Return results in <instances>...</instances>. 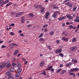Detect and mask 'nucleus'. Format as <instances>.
Wrapping results in <instances>:
<instances>
[{
  "instance_id": "f257e3e1",
  "label": "nucleus",
  "mask_w": 79,
  "mask_h": 79,
  "mask_svg": "<svg viewBox=\"0 0 79 79\" xmlns=\"http://www.w3.org/2000/svg\"><path fill=\"white\" fill-rule=\"evenodd\" d=\"M60 14V11H56L54 12V14L52 15V17L54 18H56L57 15Z\"/></svg>"
},
{
  "instance_id": "f03ea898",
  "label": "nucleus",
  "mask_w": 79,
  "mask_h": 79,
  "mask_svg": "<svg viewBox=\"0 0 79 79\" xmlns=\"http://www.w3.org/2000/svg\"><path fill=\"white\" fill-rule=\"evenodd\" d=\"M24 14V12H19L17 13L15 16V17L18 18V17H20L22 15H23Z\"/></svg>"
},
{
  "instance_id": "7ed1b4c3",
  "label": "nucleus",
  "mask_w": 79,
  "mask_h": 79,
  "mask_svg": "<svg viewBox=\"0 0 79 79\" xmlns=\"http://www.w3.org/2000/svg\"><path fill=\"white\" fill-rule=\"evenodd\" d=\"M6 65V63H4V62H1L0 63V68H4L5 66Z\"/></svg>"
},
{
  "instance_id": "20e7f679",
  "label": "nucleus",
  "mask_w": 79,
  "mask_h": 79,
  "mask_svg": "<svg viewBox=\"0 0 79 79\" xmlns=\"http://www.w3.org/2000/svg\"><path fill=\"white\" fill-rule=\"evenodd\" d=\"M79 70V69L77 68H74L72 69H71V70H68V72L69 73H71L72 71H78Z\"/></svg>"
},
{
  "instance_id": "39448f33",
  "label": "nucleus",
  "mask_w": 79,
  "mask_h": 79,
  "mask_svg": "<svg viewBox=\"0 0 79 79\" xmlns=\"http://www.w3.org/2000/svg\"><path fill=\"white\" fill-rule=\"evenodd\" d=\"M62 51V49H57L55 50L56 53H60Z\"/></svg>"
},
{
  "instance_id": "423d86ee",
  "label": "nucleus",
  "mask_w": 79,
  "mask_h": 79,
  "mask_svg": "<svg viewBox=\"0 0 79 79\" xmlns=\"http://www.w3.org/2000/svg\"><path fill=\"white\" fill-rule=\"evenodd\" d=\"M66 16L67 18H69V19H73V17L71 16V15H66Z\"/></svg>"
},
{
  "instance_id": "0eeeda50",
  "label": "nucleus",
  "mask_w": 79,
  "mask_h": 79,
  "mask_svg": "<svg viewBox=\"0 0 79 79\" xmlns=\"http://www.w3.org/2000/svg\"><path fill=\"white\" fill-rule=\"evenodd\" d=\"M61 39L63 41H68V40H69V38H65L64 37H63Z\"/></svg>"
},
{
  "instance_id": "6e6552de",
  "label": "nucleus",
  "mask_w": 79,
  "mask_h": 79,
  "mask_svg": "<svg viewBox=\"0 0 79 79\" xmlns=\"http://www.w3.org/2000/svg\"><path fill=\"white\" fill-rule=\"evenodd\" d=\"M28 16L29 18H32L34 16V14L32 13H30L28 15Z\"/></svg>"
},
{
  "instance_id": "1a4fd4ad",
  "label": "nucleus",
  "mask_w": 79,
  "mask_h": 79,
  "mask_svg": "<svg viewBox=\"0 0 79 79\" xmlns=\"http://www.w3.org/2000/svg\"><path fill=\"white\" fill-rule=\"evenodd\" d=\"M66 16H62L60 18H59L58 19L59 20H63V19H66Z\"/></svg>"
},
{
  "instance_id": "9d476101",
  "label": "nucleus",
  "mask_w": 79,
  "mask_h": 79,
  "mask_svg": "<svg viewBox=\"0 0 79 79\" xmlns=\"http://www.w3.org/2000/svg\"><path fill=\"white\" fill-rule=\"evenodd\" d=\"M44 65V61H42L41 62L40 64V67H42Z\"/></svg>"
},
{
  "instance_id": "9b49d317",
  "label": "nucleus",
  "mask_w": 79,
  "mask_h": 79,
  "mask_svg": "<svg viewBox=\"0 0 79 79\" xmlns=\"http://www.w3.org/2000/svg\"><path fill=\"white\" fill-rule=\"evenodd\" d=\"M45 10V8L43 7H42L40 8V11L41 13H44V11Z\"/></svg>"
},
{
  "instance_id": "f8f14e48",
  "label": "nucleus",
  "mask_w": 79,
  "mask_h": 79,
  "mask_svg": "<svg viewBox=\"0 0 79 79\" xmlns=\"http://www.w3.org/2000/svg\"><path fill=\"white\" fill-rule=\"evenodd\" d=\"M77 48L76 46H75L74 47H71L70 48V50H71V51H73V50H74V49H75V48Z\"/></svg>"
},
{
  "instance_id": "ddd939ff",
  "label": "nucleus",
  "mask_w": 79,
  "mask_h": 79,
  "mask_svg": "<svg viewBox=\"0 0 79 79\" xmlns=\"http://www.w3.org/2000/svg\"><path fill=\"white\" fill-rule=\"evenodd\" d=\"M72 61L74 63H76L77 62V60L76 59H75L74 58H73L72 60Z\"/></svg>"
},
{
  "instance_id": "4468645a",
  "label": "nucleus",
  "mask_w": 79,
  "mask_h": 79,
  "mask_svg": "<svg viewBox=\"0 0 79 79\" xmlns=\"http://www.w3.org/2000/svg\"><path fill=\"white\" fill-rule=\"evenodd\" d=\"M12 4H13V2H9L7 4H6V7H8V6H10V5H12Z\"/></svg>"
},
{
  "instance_id": "2eb2a0df",
  "label": "nucleus",
  "mask_w": 79,
  "mask_h": 79,
  "mask_svg": "<svg viewBox=\"0 0 79 79\" xmlns=\"http://www.w3.org/2000/svg\"><path fill=\"white\" fill-rule=\"evenodd\" d=\"M77 40V39L76 38L74 37L73 39L72 42H76Z\"/></svg>"
},
{
  "instance_id": "dca6fc26",
  "label": "nucleus",
  "mask_w": 79,
  "mask_h": 79,
  "mask_svg": "<svg viewBox=\"0 0 79 79\" xmlns=\"http://www.w3.org/2000/svg\"><path fill=\"white\" fill-rule=\"evenodd\" d=\"M6 74L8 75V76H11V73H10V72L8 71L6 73Z\"/></svg>"
},
{
  "instance_id": "f3484780",
  "label": "nucleus",
  "mask_w": 79,
  "mask_h": 79,
  "mask_svg": "<svg viewBox=\"0 0 79 79\" xmlns=\"http://www.w3.org/2000/svg\"><path fill=\"white\" fill-rule=\"evenodd\" d=\"M19 52V51H18V50H16L15 52H14L13 55H16L17 54V53H18V52Z\"/></svg>"
},
{
  "instance_id": "a211bd4d",
  "label": "nucleus",
  "mask_w": 79,
  "mask_h": 79,
  "mask_svg": "<svg viewBox=\"0 0 79 79\" xmlns=\"http://www.w3.org/2000/svg\"><path fill=\"white\" fill-rule=\"evenodd\" d=\"M15 76L16 77H19V76H20V73H17L15 74Z\"/></svg>"
},
{
  "instance_id": "6ab92c4d",
  "label": "nucleus",
  "mask_w": 79,
  "mask_h": 79,
  "mask_svg": "<svg viewBox=\"0 0 79 79\" xmlns=\"http://www.w3.org/2000/svg\"><path fill=\"white\" fill-rule=\"evenodd\" d=\"M65 73H66V70H63L61 72V74H65Z\"/></svg>"
},
{
  "instance_id": "aec40b11",
  "label": "nucleus",
  "mask_w": 79,
  "mask_h": 79,
  "mask_svg": "<svg viewBox=\"0 0 79 79\" xmlns=\"http://www.w3.org/2000/svg\"><path fill=\"white\" fill-rule=\"evenodd\" d=\"M9 71L11 72H14L15 71V69L14 68H11L9 69Z\"/></svg>"
},
{
  "instance_id": "412c9836",
  "label": "nucleus",
  "mask_w": 79,
  "mask_h": 79,
  "mask_svg": "<svg viewBox=\"0 0 79 79\" xmlns=\"http://www.w3.org/2000/svg\"><path fill=\"white\" fill-rule=\"evenodd\" d=\"M62 70V69H58L56 70V73H60V72Z\"/></svg>"
},
{
  "instance_id": "4be33fe9",
  "label": "nucleus",
  "mask_w": 79,
  "mask_h": 79,
  "mask_svg": "<svg viewBox=\"0 0 79 79\" xmlns=\"http://www.w3.org/2000/svg\"><path fill=\"white\" fill-rule=\"evenodd\" d=\"M44 34V33H42L40 34V35L38 36V38H40L41 37H42L43 36Z\"/></svg>"
},
{
  "instance_id": "5701e85b",
  "label": "nucleus",
  "mask_w": 79,
  "mask_h": 79,
  "mask_svg": "<svg viewBox=\"0 0 79 79\" xmlns=\"http://www.w3.org/2000/svg\"><path fill=\"white\" fill-rule=\"evenodd\" d=\"M17 71L18 72V73H21V71H22V69L20 68L18 69H17Z\"/></svg>"
},
{
  "instance_id": "b1692460",
  "label": "nucleus",
  "mask_w": 79,
  "mask_h": 79,
  "mask_svg": "<svg viewBox=\"0 0 79 79\" xmlns=\"http://www.w3.org/2000/svg\"><path fill=\"white\" fill-rule=\"evenodd\" d=\"M52 68V66H51L50 67H48L46 69L47 70H50Z\"/></svg>"
},
{
  "instance_id": "393cba45",
  "label": "nucleus",
  "mask_w": 79,
  "mask_h": 79,
  "mask_svg": "<svg viewBox=\"0 0 79 79\" xmlns=\"http://www.w3.org/2000/svg\"><path fill=\"white\" fill-rule=\"evenodd\" d=\"M69 75H73L74 77H76L75 75L73 73H69Z\"/></svg>"
},
{
  "instance_id": "a878e982",
  "label": "nucleus",
  "mask_w": 79,
  "mask_h": 79,
  "mask_svg": "<svg viewBox=\"0 0 79 79\" xmlns=\"http://www.w3.org/2000/svg\"><path fill=\"white\" fill-rule=\"evenodd\" d=\"M9 2V0H7L5 1V2H3V4H6L7 3H8Z\"/></svg>"
},
{
  "instance_id": "bb28decb",
  "label": "nucleus",
  "mask_w": 79,
  "mask_h": 79,
  "mask_svg": "<svg viewBox=\"0 0 79 79\" xmlns=\"http://www.w3.org/2000/svg\"><path fill=\"white\" fill-rule=\"evenodd\" d=\"M54 33L55 32L54 31H51L49 32V34H50V35H53Z\"/></svg>"
},
{
  "instance_id": "cd10ccee",
  "label": "nucleus",
  "mask_w": 79,
  "mask_h": 79,
  "mask_svg": "<svg viewBox=\"0 0 79 79\" xmlns=\"http://www.w3.org/2000/svg\"><path fill=\"white\" fill-rule=\"evenodd\" d=\"M8 79H13L14 78L12 76H10L8 77Z\"/></svg>"
},
{
  "instance_id": "c85d7f7f",
  "label": "nucleus",
  "mask_w": 79,
  "mask_h": 79,
  "mask_svg": "<svg viewBox=\"0 0 79 79\" xmlns=\"http://www.w3.org/2000/svg\"><path fill=\"white\" fill-rule=\"evenodd\" d=\"M59 56H61V57H63V56H64V55L62 53H60L59 54Z\"/></svg>"
},
{
  "instance_id": "c756f323",
  "label": "nucleus",
  "mask_w": 79,
  "mask_h": 79,
  "mask_svg": "<svg viewBox=\"0 0 79 79\" xmlns=\"http://www.w3.org/2000/svg\"><path fill=\"white\" fill-rule=\"evenodd\" d=\"M9 47L10 48H13V46L12 44H11L10 45Z\"/></svg>"
},
{
  "instance_id": "7c9ffc66",
  "label": "nucleus",
  "mask_w": 79,
  "mask_h": 79,
  "mask_svg": "<svg viewBox=\"0 0 79 79\" xmlns=\"http://www.w3.org/2000/svg\"><path fill=\"white\" fill-rule=\"evenodd\" d=\"M6 66L7 68H10V67L11 66L10 64H8L6 65Z\"/></svg>"
},
{
  "instance_id": "2f4dec72",
  "label": "nucleus",
  "mask_w": 79,
  "mask_h": 79,
  "mask_svg": "<svg viewBox=\"0 0 79 79\" xmlns=\"http://www.w3.org/2000/svg\"><path fill=\"white\" fill-rule=\"evenodd\" d=\"M71 63H69L66 64V66L67 67H69V66H71Z\"/></svg>"
},
{
  "instance_id": "473e14b6",
  "label": "nucleus",
  "mask_w": 79,
  "mask_h": 79,
  "mask_svg": "<svg viewBox=\"0 0 79 79\" xmlns=\"http://www.w3.org/2000/svg\"><path fill=\"white\" fill-rule=\"evenodd\" d=\"M10 35H15V33L12 32H11L10 33Z\"/></svg>"
},
{
  "instance_id": "72a5a7b5",
  "label": "nucleus",
  "mask_w": 79,
  "mask_h": 79,
  "mask_svg": "<svg viewBox=\"0 0 79 79\" xmlns=\"http://www.w3.org/2000/svg\"><path fill=\"white\" fill-rule=\"evenodd\" d=\"M34 7H35V8H38V5H37V4L34 5Z\"/></svg>"
},
{
  "instance_id": "f704fd0d",
  "label": "nucleus",
  "mask_w": 79,
  "mask_h": 79,
  "mask_svg": "<svg viewBox=\"0 0 79 79\" xmlns=\"http://www.w3.org/2000/svg\"><path fill=\"white\" fill-rule=\"evenodd\" d=\"M77 9V6H74L73 9V11H75L76 10V9Z\"/></svg>"
},
{
  "instance_id": "c9c22d12",
  "label": "nucleus",
  "mask_w": 79,
  "mask_h": 79,
  "mask_svg": "<svg viewBox=\"0 0 79 79\" xmlns=\"http://www.w3.org/2000/svg\"><path fill=\"white\" fill-rule=\"evenodd\" d=\"M49 12H47L46 13V15L47 16H49Z\"/></svg>"
},
{
  "instance_id": "e433bc0d",
  "label": "nucleus",
  "mask_w": 79,
  "mask_h": 79,
  "mask_svg": "<svg viewBox=\"0 0 79 79\" xmlns=\"http://www.w3.org/2000/svg\"><path fill=\"white\" fill-rule=\"evenodd\" d=\"M46 73V72L45 71H43L42 72L43 74H44V75H46L45 74Z\"/></svg>"
},
{
  "instance_id": "4c0bfd02",
  "label": "nucleus",
  "mask_w": 79,
  "mask_h": 79,
  "mask_svg": "<svg viewBox=\"0 0 79 79\" xmlns=\"http://www.w3.org/2000/svg\"><path fill=\"white\" fill-rule=\"evenodd\" d=\"M40 41H44V39L43 38H41L40 39Z\"/></svg>"
},
{
  "instance_id": "58836bf2",
  "label": "nucleus",
  "mask_w": 79,
  "mask_h": 79,
  "mask_svg": "<svg viewBox=\"0 0 79 79\" xmlns=\"http://www.w3.org/2000/svg\"><path fill=\"white\" fill-rule=\"evenodd\" d=\"M21 19L22 20H25V18H24V17H22L21 18Z\"/></svg>"
},
{
  "instance_id": "ea45409f",
  "label": "nucleus",
  "mask_w": 79,
  "mask_h": 79,
  "mask_svg": "<svg viewBox=\"0 0 79 79\" xmlns=\"http://www.w3.org/2000/svg\"><path fill=\"white\" fill-rule=\"evenodd\" d=\"M17 66L18 68H20V67H21V64H18Z\"/></svg>"
},
{
  "instance_id": "a19ab883",
  "label": "nucleus",
  "mask_w": 79,
  "mask_h": 79,
  "mask_svg": "<svg viewBox=\"0 0 79 79\" xmlns=\"http://www.w3.org/2000/svg\"><path fill=\"white\" fill-rule=\"evenodd\" d=\"M6 46L5 45H3L2 46V48H6Z\"/></svg>"
},
{
  "instance_id": "79ce46f5",
  "label": "nucleus",
  "mask_w": 79,
  "mask_h": 79,
  "mask_svg": "<svg viewBox=\"0 0 79 79\" xmlns=\"http://www.w3.org/2000/svg\"><path fill=\"white\" fill-rule=\"evenodd\" d=\"M65 4L66 5H67V6H69V2H68L66 3H65Z\"/></svg>"
},
{
  "instance_id": "37998d69",
  "label": "nucleus",
  "mask_w": 79,
  "mask_h": 79,
  "mask_svg": "<svg viewBox=\"0 0 79 79\" xmlns=\"http://www.w3.org/2000/svg\"><path fill=\"white\" fill-rule=\"evenodd\" d=\"M69 28H70V29H71L73 28V26L72 25H69Z\"/></svg>"
},
{
  "instance_id": "c03bdc74",
  "label": "nucleus",
  "mask_w": 79,
  "mask_h": 79,
  "mask_svg": "<svg viewBox=\"0 0 79 79\" xmlns=\"http://www.w3.org/2000/svg\"><path fill=\"white\" fill-rule=\"evenodd\" d=\"M73 6V3L70 4V5L69 6V8H71Z\"/></svg>"
},
{
  "instance_id": "a18cd8bd",
  "label": "nucleus",
  "mask_w": 79,
  "mask_h": 79,
  "mask_svg": "<svg viewBox=\"0 0 79 79\" xmlns=\"http://www.w3.org/2000/svg\"><path fill=\"white\" fill-rule=\"evenodd\" d=\"M53 8L54 9H58V7H56V6H54Z\"/></svg>"
},
{
  "instance_id": "49530a36",
  "label": "nucleus",
  "mask_w": 79,
  "mask_h": 79,
  "mask_svg": "<svg viewBox=\"0 0 79 79\" xmlns=\"http://www.w3.org/2000/svg\"><path fill=\"white\" fill-rule=\"evenodd\" d=\"M12 44V45H14V46H18V45H17V44Z\"/></svg>"
},
{
  "instance_id": "de8ad7c7",
  "label": "nucleus",
  "mask_w": 79,
  "mask_h": 79,
  "mask_svg": "<svg viewBox=\"0 0 79 79\" xmlns=\"http://www.w3.org/2000/svg\"><path fill=\"white\" fill-rule=\"evenodd\" d=\"M13 67L14 68H16L17 67V64H16L14 66H13Z\"/></svg>"
},
{
  "instance_id": "09e8293b",
  "label": "nucleus",
  "mask_w": 79,
  "mask_h": 79,
  "mask_svg": "<svg viewBox=\"0 0 79 79\" xmlns=\"http://www.w3.org/2000/svg\"><path fill=\"white\" fill-rule=\"evenodd\" d=\"M47 26H48V25L46 24L43 26V27H47Z\"/></svg>"
},
{
  "instance_id": "8fccbe9b",
  "label": "nucleus",
  "mask_w": 79,
  "mask_h": 79,
  "mask_svg": "<svg viewBox=\"0 0 79 79\" xmlns=\"http://www.w3.org/2000/svg\"><path fill=\"white\" fill-rule=\"evenodd\" d=\"M79 18V16H77L76 17L77 19H75V20H79V19H78Z\"/></svg>"
},
{
  "instance_id": "3c124183",
  "label": "nucleus",
  "mask_w": 79,
  "mask_h": 79,
  "mask_svg": "<svg viewBox=\"0 0 79 79\" xmlns=\"http://www.w3.org/2000/svg\"><path fill=\"white\" fill-rule=\"evenodd\" d=\"M3 0H1L0 1V3H3Z\"/></svg>"
},
{
  "instance_id": "603ef678",
  "label": "nucleus",
  "mask_w": 79,
  "mask_h": 79,
  "mask_svg": "<svg viewBox=\"0 0 79 79\" xmlns=\"http://www.w3.org/2000/svg\"><path fill=\"white\" fill-rule=\"evenodd\" d=\"M72 29H76V27L72 26Z\"/></svg>"
},
{
  "instance_id": "864d4df0",
  "label": "nucleus",
  "mask_w": 79,
  "mask_h": 79,
  "mask_svg": "<svg viewBox=\"0 0 79 79\" xmlns=\"http://www.w3.org/2000/svg\"><path fill=\"white\" fill-rule=\"evenodd\" d=\"M47 47L48 48V49H49V50H51V48H50V45L48 46Z\"/></svg>"
},
{
  "instance_id": "5fc2aeb1",
  "label": "nucleus",
  "mask_w": 79,
  "mask_h": 79,
  "mask_svg": "<svg viewBox=\"0 0 79 79\" xmlns=\"http://www.w3.org/2000/svg\"><path fill=\"white\" fill-rule=\"evenodd\" d=\"M16 64L15 63H12V65L13 66H14L15 64Z\"/></svg>"
},
{
  "instance_id": "6e6d98bb",
  "label": "nucleus",
  "mask_w": 79,
  "mask_h": 79,
  "mask_svg": "<svg viewBox=\"0 0 79 79\" xmlns=\"http://www.w3.org/2000/svg\"><path fill=\"white\" fill-rule=\"evenodd\" d=\"M48 16L46 15L44 17L47 19H48Z\"/></svg>"
},
{
  "instance_id": "4d7b16f0",
  "label": "nucleus",
  "mask_w": 79,
  "mask_h": 79,
  "mask_svg": "<svg viewBox=\"0 0 79 79\" xmlns=\"http://www.w3.org/2000/svg\"><path fill=\"white\" fill-rule=\"evenodd\" d=\"M28 27H32V25L31 24H28L27 25Z\"/></svg>"
},
{
  "instance_id": "13d9d810",
  "label": "nucleus",
  "mask_w": 79,
  "mask_h": 79,
  "mask_svg": "<svg viewBox=\"0 0 79 79\" xmlns=\"http://www.w3.org/2000/svg\"><path fill=\"white\" fill-rule=\"evenodd\" d=\"M56 44H59V43H60V41H59V40H57L56 41Z\"/></svg>"
},
{
  "instance_id": "bf43d9fd",
  "label": "nucleus",
  "mask_w": 79,
  "mask_h": 79,
  "mask_svg": "<svg viewBox=\"0 0 79 79\" xmlns=\"http://www.w3.org/2000/svg\"><path fill=\"white\" fill-rule=\"evenodd\" d=\"M22 60H23V61H26V59L25 58H23L22 59Z\"/></svg>"
},
{
  "instance_id": "052dcab7",
  "label": "nucleus",
  "mask_w": 79,
  "mask_h": 79,
  "mask_svg": "<svg viewBox=\"0 0 79 79\" xmlns=\"http://www.w3.org/2000/svg\"><path fill=\"white\" fill-rule=\"evenodd\" d=\"M18 32L19 33V34H20L22 32V31L21 30H19L18 31Z\"/></svg>"
},
{
  "instance_id": "680f3d73",
  "label": "nucleus",
  "mask_w": 79,
  "mask_h": 79,
  "mask_svg": "<svg viewBox=\"0 0 79 79\" xmlns=\"http://www.w3.org/2000/svg\"><path fill=\"white\" fill-rule=\"evenodd\" d=\"M13 61H16V58H14L13 59Z\"/></svg>"
},
{
  "instance_id": "e2e57ef3",
  "label": "nucleus",
  "mask_w": 79,
  "mask_h": 79,
  "mask_svg": "<svg viewBox=\"0 0 79 79\" xmlns=\"http://www.w3.org/2000/svg\"><path fill=\"white\" fill-rule=\"evenodd\" d=\"M25 64H27V61H26L24 62Z\"/></svg>"
},
{
  "instance_id": "0e129e2a",
  "label": "nucleus",
  "mask_w": 79,
  "mask_h": 79,
  "mask_svg": "<svg viewBox=\"0 0 79 79\" xmlns=\"http://www.w3.org/2000/svg\"><path fill=\"white\" fill-rule=\"evenodd\" d=\"M54 71V69H51V70H50L51 72H52V71Z\"/></svg>"
},
{
  "instance_id": "69168bd1",
  "label": "nucleus",
  "mask_w": 79,
  "mask_h": 79,
  "mask_svg": "<svg viewBox=\"0 0 79 79\" xmlns=\"http://www.w3.org/2000/svg\"><path fill=\"white\" fill-rule=\"evenodd\" d=\"M60 68H62V67L63 66V65L60 64Z\"/></svg>"
},
{
  "instance_id": "338daca9",
  "label": "nucleus",
  "mask_w": 79,
  "mask_h": 79,
  "mask_svg": "<svg viewBox=\"0 0 79 79\" xmlns=\"http://www.w3.org/2000/svg\"><path fill=\"white\" fill-rule=\"evenodd\" d=\"M20 36H23L24 35L23 34V33H22L20 34Z\"/></svg>"
},
{
  "instance_id": "774afa93",
  "label": "nucleus",
  "mask_w": 79,
  "mask_h": 79,
  "mask_svg": "<svg viewBox=\"0 0 79 79\" xmlns=\"http://www.w3.org/2000/svg\"><path fill=\"white\" fill-rule=\"evenodd\" d=\"M76 75L77 76H78V77H79V73H76Z\"/></svg>"
}]
</instances>
